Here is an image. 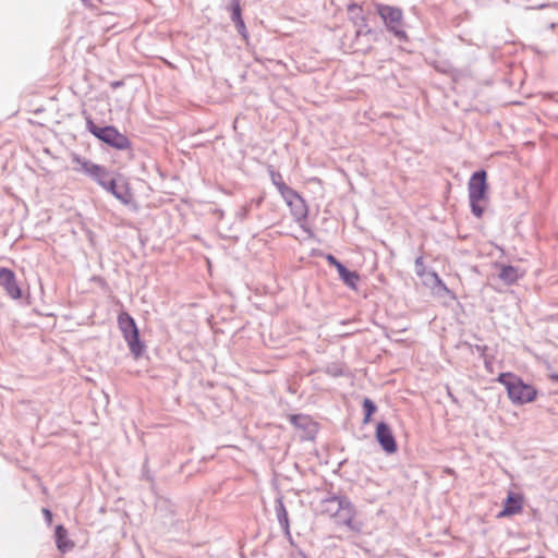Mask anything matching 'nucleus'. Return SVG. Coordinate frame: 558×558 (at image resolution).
Segmentation results:
<instances>
[{"label": "nucleus", "instance_id": "1", "mask_svg": "<svg viewBox=\"0 0 558 558\" xmlns=\"http://www.w3.org/2000/svg\"><path fill=\"white\" fill-rule=\"evenodd\" d=\"M469 202L472 214L481 218L488 203V184L485 170L474 172L468 183Z\"/></svg>", "mask_w": 558, "mask_h": 558}, {"label": "nucleus", "instance_id": "2", "mask_svg": "<svg viewBox=\"0 0 558 558\" xmlns=\"http://www.w3.org/2000/svg\"><path fill=\"white\" fill-rule=\"evenodd\" d=\"M497 380L506 387L509 399L515 404L529 403L536 398V389L511 373H501Z\"/></svg>", "mask_w": 558, "mask_h": 558}, {"label": "nucleus", "instance_id": "3", "mask_svg": "<svg viewBox=\"0 0 558 558\" xmlns=\"http://www.w3.org/2000/svg\"><path fill=\"white\" fill-rule=\"evenodd\" d=\"M376 12L383 20L387 31L393 34L398 40L405 41L408 39L404 29L403 12L400 8L379 3L376 4Z\"/></svg>", "mask_w": 558, "mask_h": 558}, {"label": "nucleus", "instance_id": "4", "mask_svg": "<svg viewBox=\"0 0 558 558\" xmlns=\"http://www.w3.org/2000/svg\"><path fill=\"white\" fill-rule=\"evenodd\" d=\"M118 325L134 357H140L144 351V344L140 340V332L133 317L122 312L118 316Z\"/></svg>", "mask_w": 558, "mask_h": 558}, {"label": "nucleus", "instance_id": "5", "mask_svg": "<svg viewBox=\"0 0 558 558\" xmlns=\"http://www.w3.org/2000/svg\"><path fill=\"white\" fill-rule=\"evenodd\" d=\"M86 126L94 136L114 148L125 149L130 146L129 138L113 126H98L90 119L87 120Z\"/></svg>", "mask_w": 558, "mask_h": 558}, {"label": "nucleus", "instance_id": "6", "mask_svg": "<svg viewBox=\"0 0 558 558\" xmlns=\"http://www.w3.org/2000/svg\"><path fill=\"white\" fill-rule=\"evenodd\" d=\"M282 198L289 206L294 221L302 227L308 215V207L304 198L294 190L291 191L290 195L287 194Z\"/></svg>", "mask_w": 558, "mask_h": 558}, {"label": "nucleus", "instance_id": "7", "mask_svg": "<svg viewBox=\"0 0 558 558\" xmlns=\"http://www.w3.org/2000/svg\"><path fill=\"white\" fill-rule=\"evenodd\" d=\"M0 287L3 288L8 296L19 300L22 296L21 288L17 284L15 274L9 268H0Z\"/></svg>", "mask_w": 558, "mask_h": 558}, {"label": "nucleus", "instance_id": "8", "mask_svg": "<svg viewBox=\"0 0 558 558\" xmlns=\"http://www.w3.org/2000/svg\"><path fill=\"white\" fill-rule=\"evenodd\" d=\"M376 439L387 453H395L397 451L398 447L392 430L385 422L377 424Z\"/></svg>", "mask_w": 558, "mask_h": 558}, {"label": "nucleus", "instance_id": "9", "mask_svg": "<svg viewBox=\"0 0 558 558\" xmlns=\"http://www.w3.org/2000/svg\"><path fill=\"white\" fill-rule=\"evenodd\" d=\"M107 192L112 194L117 199H119L122 204L129 205L133 201V195L126 183H117L114 179L106 183L104 187Z\"/></svg>", "mask_w": 558, "mask_h": 558}, {"label": "nucleus", "instance_id": "10", "mask_svg": "<svg viewBox=\"0 0 558 558\" xmlns=\"http://www.w3.org/2000/svg\"><path fill=\"white\" fill-rule=\"evenodd\" d=\"M523 509V499L520 495L509 493L504 502V509L499 512L498 518H505L518 514Z\"/></svg>", "mask_w": 558, "mask_h": 558}, {"label": "nucleus", "instance_id": "11", "mask_svg": "<svg viewBox=\"0 0 558 558\" xmlns=\"http://www.w3.org/2000/svg\"><path fill=\"white\" fill-rule=\"evenodd\" d=\"M523 272L520 271L519 268L510 266V265H502L500 267L499 271V279L504 281L506 284H513L515 283L520 278L523 277Z\"/></svg>", "mask_w": 558, "mask_h": 558}, {"label": "nucleus", "instance_id": "12", "mask_svg": "<svg viewBox=\"0 0 558 558\" xmlns=\"http://www.w3.org/2000/svg\"><path fill=\"white\" fill-rule=\"evenodd\" d=\"M72 163L74 165L73 170L76 172L84 173L88 177H90L92 172L94 171V168L97 166L96 163L92 162L90 160L73 154L71 156Z\"/></svg>", "mask_w": 558, "mask_h": 558}, {"label": "nucleus", "instance_id": "13", "mask_svg": "<svg viewBox=\"0 0 558 558\" xmlns=\"http://www.w3.org/2000/svg\"><path fill=\"white\" fill-rule=\"evenodd\" d=\"M275 511H276L278 522H279L281 529L283 530L284 534L288 537H291L288 511H287L281 498H278L276 500Z\"/></svg>", "mask_w": 558, "mask_h": 558}, {"label": "nucleus", "instance_id": "14", "mask_svg": "<svg viewBox=\"0 0 558 558\" xmlns=\"http://www.w3.org/2000/svg\"><path fill=\"white\" fill-rule=\"evenodd\" d=\"M355 511L352 504L345 499L338 514L335 517L337 523L351 526L354 519Z\"/></svg>", "mask_w": 558, "mask_h": 558}, {"label": "nucleus", "instance_id": "15", "mask_svg": "<svg viewBox=\"0 0 558 558\" xmlns=\"http://www.w3.org/2000/svg\"><path fill=\"white\" fill-rule=\"evenodd\" d=\"M56 544L61 553H65L74 547V543L69 539L68 531L63 525H58L54 532Z\"/></svg>", "mask_w": 558, "mask_h": 558}, {"label": "nucleus", "instance_id": "16", "mask_svg": "<svg viewBox=\"0 0 558 558\" xmlns=\"http://www.w3.org/2000/svg\"><path fill=\"white\" fill-rule=\"evenodd\" d=\"M362 22L363 24L360 25L359 28L355 31L356 43L353 44L350 48L352 49L353 52L366 53L369 49V46H362L360 45L359 40L361 37H367L371 34V28H368L364 19H362Z\"/></svg>", "mask_w": 558, "mask_h": 558}, {"label": "nucleus", "instance_id": "17", "mask_svg": "<svg viewBox=\"0 0 558 558\" xmlns=\"http://www.w3.org/2000/svg\"><path fill=\"white\" fill-rule=\"evenodd\" d=\"M268 172L272 184L277 187L281 197H283L287 194L290 195L293 189L284 183L281 173L276 171L272 167L269 168Z\"/></svg>", "mask_w": 558, "mask_h": 558}, {"label": "nucleus", "instance_id": "18", "mask_svg": "<svg viewBox=\"0 0 558 558\" xmlns=\"http://www.w3.org/2000/svg\"><path fill=\"white\" fill-rule=\"evenodd\" d=\"M345 497L332 496L324 500V512L330 517H336L345 501Z\"/></svg>", "mask_w": 558, "mask_h": 558}, {"label": "nucleus", "instance_id": "19", "mask_svg": "<svg viewBox=\"0 0 558 558\" xmlns=\"http://www.w3.org/2000/svg\"><path fill=\"white\" fill-rule=\"evenodd\" d=\"M340 279L351 289H357V282L360 281V276L356 271L349 270L344 265L340 266L338 270Z\"/></svg>", "mask_w": 558, "mask_h": 558}, {"label": "nucleus", "instance_id": "20", "mask_svg": "<svg viewBox=\"0 0 558 558\" xmlns=\"http://www.w3.org/2000/svg\"><path fill=\"white\" fill-rule=\"evenodd\" d=\"M89 178L96 181L101 187H105L106 183L112 180V178H110L109 171L105 167L99 165H97L94 168V171L92 172Z\"/></svg>", "mask_w": 558, "mask_h": 558}, {"label": "nucleus", "instance_id": "21", "mask_svg": "<svg viewBox=\"0 0 558 558\" xmlns=\"http://www.w3.org/2000/svg\"><path fill=\"white\" fill-rule=\"evenodd\" d=\"M376 405L375 403L368 399V398H365L364 401H363V410H364V413H365V417L363 420V422L365 424H367L369 421H371V416L376 412Z\"/></svg>", "mask_w": 558, "mask_h": 558}, {"label": "nucleus", "instance_id": "22", "mask_svg": "<svg viewBox=\"0 0 558 558\" xmlns=\"http://www.w3.org/2000/svg\"><path fill=\"white\" fill-rule=\"evenodd\" d=\"M231 20L235 23L243 21L241 16V7L239 0H232L231 3Z\"/></svg>", "mask_w": 558, "mask_h": 558}, {"label": "nucleus", "instance_id": "23", "mask_svg": "<svg viewBox=\"0 0 558 558\" xmlns=\"http://www.w3.org/2000/svg\"><path fill=\"white\" fill-rule=\"evenodd\" d=\"M325 372L332 377H338L342 375V368L337 364L327 366Z\"/></svg>", "mask_w": 558, "mask_h": 558}, {"label": "nucleus", "instance_id": "24", "mask_svg": "<svg viewBox=\"0 0 558 558\" xmlns=\"http://www.w3.org/2000/svg\"><path fill=\"white\" fill-rule=\"evenodd\" d=\"M415 268H416L417 276H423V274H424V263H423V257L422 256L416 258V260H415Z\"/></svg>", "mask_w": 558, "mask_h": 558}, {"label": "nucleus", "instance_id": "25", "mask_svg": "<svg viewBox=\"0 0 558 558\" xmlns=\"http://www.w3.org/2000/svg\"><path fill=\"white\" fill-rule=\"evenodd\" d=\"M327 262L331 265V266H335L337 270L340 269V266H343L333 255H327Z\"/></svg>", "mask_w": 558, "mask_h": 558}, {"label": "nucleus", "instance_id": "26", "mask_svg": "<svg viewBox=\"0 0 558 558\" xmlns=\"http://www.w3.org/2000/svg\"><path fill=\"white\" fill-rule=\"evenodd\" d=\"M235 27L238 29V32L244 37L246 38V27H245V24L243 21H240L238 23H235Z\"/></svg>", "mask_w": 558, "mask_h": 558}, {"label": "nucleus", "instance_id": "27", "mask_svg": "<svg viewBox=\"0 0 558 558\" xmlns=\"http://www.w3.org/2000/svg\"><path fill=\"white\" fill-rule=\"evenodd\" d=\"M248 215V207L247 206H243L239 213H238V217L240 218V220H244L246 219Z\"/></svg>", "mask_w": 558, "mask_h": 558}, {"label": "nucleus", "instance_id": "28", "mask_svg": "<svg viewBox=\"0 0 558 558\" xmlns=\"http://www.w3.org/2000/svg\"><path fill=\"white\" fill-rule=\"evenodd\" d=\"M433 277L435 278V281H436L438 287H440L445 291H448L446 284L442 282V280L439 278V276L436 272L433 274Z\"/></svg>", "mask_w": 558, "mask_h": 558}, {"label": "nucleus", "instance_id": "29", "mask_svg": "<svg viewBox=\"0 0 558 558\" xmlns=\"http://www.w3.org/2000/svg\"><path fill=\"white\" fill-rule=\"evenodd\" d=\"M43 513H44L45 519L48 522V524H50L51 521H52V513H51V511L49 509H47V508H44L43 509Z\"/></svg>", "mask_w": 558, "mask_h": 558}, {"label": "nucleus", "instance_id": "30", "mask_svg": "<svg viewBox=\"0 0 558 558\" xmlns=\"http://www.w3.org/2000/svg\"><path fill=\"white\" fill-rule=\"evenodd\" d=\"M551 378L556 381H558V374L557 375H553Z\"/></svg>", "mask_w": 558, "mask_h": 558}, {"label": "nucleus", "instance_id": "31", "mask_svg": "<svg viewBox=\"0 0 558 558\" xmlns=\"http://www.w3.org/2000/svg\"><path fill=\"white\" fill-rule=\"evenodd\" d=\"M296 418H298L296 416H292V420H291V421H292V422H295V421H296Z\"/></svg>", "mask_w": 558, "mask_h": 558}]
</instances>
